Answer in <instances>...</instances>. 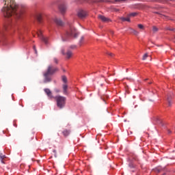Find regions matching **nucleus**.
I'll return each instance as SVG.
<instances>
[{"mask_svg":"<svg viewBox=\"0 0 175 175\" xmlns=\"http://www.w3.org/2000/svg\"><path fill=\"white\" fill-rule=\"evenodd\" d=\"M3 2L2 12L5 18L20 19L22 17L24 10L15 2V0H3Z\"/></svg>","mask_w":175,"mask_h":175,"instance_id":"f257e3e1","label":"nucleus"},{"mask_svg":"<svg viewBox=\"0 0 175 175\" xmlns=\"http://www.w3.org/2000/svg\"><path fill=\"white\" fill-rule=\"evenodd\" d=\"M59 71V68L57 67H55L53 65H49L47 68V70L45 72H44V83H47L52 81V75Z\"/></svg>","mask_w":175,"mask_h":175,"instance_id":"f03ea898","label":"nucleus"},{"mask_svg":"<svg viewBox=\"0 0 175 175\" xmlns=\"http://www.w3.org/2000/svg\"><path fill=\"white\" fill-rule=\"evenodd\" d=\"M77 36H79V33L76 30V28L71 27L66 33L62 36V40L63 42H66L71 38H77Z\"/></svg>","mask_w":175,"mask_h":175,"instance_id":"7ed1b4c3","label":"nucleus"},{"mask_svg":"<svg viewBox=\"0 0 175 175\" xmlns=\"http://www.w3.org/2000/svg\"><path fill=\"white\" fill-rule=\"evenodd\" d=\"M55 99L57 103V106L59 109H63L65 107V105L66 104V97L64 96H55Z\"/></svg>","mask_w":175,"mask_h":175,"instance_id":"20e7f679","label":"nucleus"},{"mask_svg":"<svg viewBox=\"0 0 175 175\" xmlns=\"http://www.w3.org/2000/svg\"><path fill=\"white\" fill-rule=\"evenodd\" d=\"M38 36L42 41L44 42L45 44H48L49 38L42 36V33L41 31L38 32Z\"/></svg>","mask_w":175,"mask_h":175,"instance_id":"39448f33","label":"nucleus"},{"mask_svg":"<svg viewBox=\"0 0 175 175\" xmlns=\"http://www.w3.org/2000/svg\"><path fill=\"white\" fill-rule=\"evenodd\" d=\"M77 16L80 18H84L87 16V12L84 10H79L77 12Z\"/></svg>","mask_w":175,"mask_h":175,"instance_id":"423d86ee","label":"nucleus"},{"mask_svg":"<svg viewBox=\"0 0 175 175\" xmlns=\"http://www.w3.org/2000/svg\"><path fill=\"white\" fill-rule=\"evenodd\" d=\"M98 18L102 21L103 23H110L111 22V20L103 15H98Z\"/></svg>","mask_w":175,"mask_h":175,"instance_id":"0eeeda50","label":"nucleus"},{"mask_svg":"<svg viewBox=\"0 0 175 175\" xmlns=\"http://www.w3.org/2000/svg\"><path fill=\"white\" fill-rule=\"evenodd\" d=\"M53 21H54V23H55L57 26H59V27L64 26V22H62V21L61 18H59L55 17V18H54Z\"/></svg>","mask_w":175,"mask_h":175,"instance_id":"6e6552de","label":"nucleus"},{"mask_svg":"<svg viewBox=\"0 0 175 175\" xmlns=\"http://www.w3.org/2000/svg\"><path fill=\"white\" fill-rule=\"evenodd\" d=\"M127 0H115L116 2H125ZM85 1H90L92 3H101L105 1V0H85Z\"/></svg>","mask_w":175,"mask_h":175,"instance_id":"1a4fd4ad","label":"nucleus"},{"mask_svg":"<svg viewBox=\"0 0 175 175\" xmlns=\"http://www.w3.org/2000/svg\"><path fill=\"white\" fill-rule=\"evenodd\" d=\"M44 92L46 94L48 97H49L50 98H53V93H52L51 90L49 88H45L44 89Z\"/></svg>","mask_w":175,"mask_h":175,"instance_id":"9d476101","label":"nucleus"},{"mask_svg":"<svg viewBox=\"0 0 175 175\" xmlns=\"http://www.w3.org/2000/svg\"><path fill=\"white\" fill-rule=\"evenodd\" d=\"M59 8L62 14H65V12H66V5H65L64 4H61Z\"/></svg>","mask_w":175,"mask_h":175,"instance_id":"9b49d317","label":"nucleus"},{"mask_svg":"<svg viewBox=\"0 0 175 175\" xmlns=\"http://www.w3.org/2000/svg\"><path fill=\"white\" fill-rule=\"evenodd\" d=\"M63 94L64 95H68V84L64 83L62 85Z\"/></svg>","mask_w":175,"mask_h":175,"instance_id":"f8f14e48","label":"nucleus"},{"mask_svg":"<svg viewBox=\"0 0 175 175\" xmlns=\"http://www.w3.org/2000/svg\"><path fill=\"white\" fill-rule=\"evenodd\" d=\"M120 20H121L123 22H129L130 23L131 20H130V17L129 16V15H127V18L125 17H120Z\"/></svg>","mask_w":175,"mask_h":175,"instance_id":"ddd939ff","label":"nucleus"},{"mask_svg":"<svg viewBox=\"0 0 175 175\" xmlns=\"http://www.w3.org/2000/svg\"><path fill=\"white\" fill-rule=\"evenodd\" d=\"M36 19L38 20V21L39 23H41L42 22V15L41 14H37L36 15Z\"/></svg>","mask_w":175,"mask_h":175,"instance_id":"4468645a","label":"nucleus"},{"mask_svg":"<svg viewBox=\"0 0 175 175\" xmlns=\"http://www.w3.org/2000/svg\"><path fill=\"white\" fill-rule=\"evenodd\" d=\"M154 14L160 15L161 18H162L163 19L168 20V16H166L165 15L161 14L158 12H155Z\"/></svg>","mask_w":175,"mask_h":175,"instance_id":"2eb2a0df","label":"nucleus"},{"mask_svg":"<svg viewBox=\"0 0 175 175\" xmlns=\"http://www.w3.org/2000/svg\"><path fill=\"white\" fill-rule=\"evenodd\" d=\"M62 133L64 136L67 137L68 135H69V134H70V130H64V131H62Z\"/></svg>","mask_w":175,"mask_h":175,"instance_id":"dca6fc26","label":"nucleus"},{"mask_svg":"<svg viewBox=\"0 0 175 175\" xmlns=\"http://www.w3.org/2000/svg\"><path fill=\"white\" fill-rule=\"evenodd\" d=\"M137 14H138L137 12H131V13H130L129 14H128V16H129V18H131V17H135V16H137Z\"/></svg>","mask_w":175,"mask_h":175,"instance_id":"f3484780","label":"nucleus"},{"mask_svg":"<svg viewBox=\"0 0 175 175\" xmlns=\"http://www.w3.org/2000/svg\"><path fill=\"white\" fill-rule=\"evenodd\" d=\"M163 169H162L161 167H157L156 169H154L153 171L155 172V173H159L161 172V171H163Z\"/></svg>","mask_w":175,"mask_h":175,"instance_id":"a211bd4d","label":"nucleus"},{"mask_svg":"<svg viewBox=\"0 0 175 175\" xmlns=\"http://www.w3.org/2000/svg\"><path fill=\"white\" fill-rule=\"evenodd\" d=\"M62 80L64 83V84H66L68 83V78H66V76L62 75Z\"/></svg>","mask_w":175,"mask_h":175,"instance_id":"6ab92c4d","label":"nucleus"},{"mask_svg":"<svg viewBox=\"0 0 175 175\" xmlns=\"http://www.w3.org/2000/svg\"><path fill=\"white\" fill-rule=\"evenodd\" d=\"M67 59H70L72 57V51H68L66 53Z\"/></svg>","mask_w":175,"mask_h":175,"instance_id":"aec40b11","label":"nucleus"},{"mask_svg":"<svg viewBox=\"0 0 175 175\" xmlns=\"http://www.w3.org/2000/svg\"><path fill=\"white\" fill-rule=\"evenodd\" d=\"M172 96H167V102H168V106L171 107L172 105Z\"/></svg>","mask_w":175,"mask_h":175,"instance_id":"412c9836","label":"nucleus"},{"mask_svg":"<svg viewBox=\"0 0 175 175\" xmlns=\"http://www.w3.org/2000/svg\"><path fill=\"white\" fill-rule=\"evenodd\" d=\"M12 25H9L8 27L7 25H4L3 27V30L6 31L8 30V29H10Z\"/></svg>","mask_w":175,"mask_h":175,"instance_id":"4be33fe9","label":"nucleus"},{"mask_svg":"<svg viewBox=\"0 0 175 175\" xmlns=\"http://www.w3.org/2000/svg\"><path fill=\"white\" fill-rule=\"evenodd\" d=\"M132 33L135 35V36H137L139 34V32L135 29H132Z\"/></svg>","mask_w":175,"mask_h":175,"instance_id":"5701e85b","label":"nucleus"},{"mask_svg":"<svg viewBox=\"0 0 175 175\" xmlns=\"http://www.w3.org/2000/svg\"><path fill=\"white\" fill-rule=\"evenodd\" d=\"M53 62L55 64H59V59L57 57L53 58Z\"/></svg>","mask_w":175,"mask_h":175,"instance_id":"b1692460","label":"nucleus"},{"mask_svg":"<svg viewBox=\"0 0 175 175\" xmlns=\"http://www.w3.org/2000/svg\"><path fill=\"white\" fill-rule=\"evenodd\" d=\"M166 30L175 31V28H170V27H166Z\"/></svg>","mask_w":175,"mask_h":175,"instance_id":"393cba45","label":"nucleus"},{"mask_svg":"<svg viewBox=\"0 0 175 175\" xmlns=\"http://www.w3.org/2000/svg\"><path fill=\"white\" fill-rule=\"evenodd\" d=\"M148 57V53H145L143 56L142 60H146L147 59V57Z\"/></svg>","mask_w":175,"mask_h":175,"instance_id":"a878e982","label":"nucleus"},{"mask_svg":"<svg viewBox=\"0 0 175 175\" xmlns=\"http://www.w3.org/2000/svg\"><path fill=\"white\" fill-rule=\"evenodd\" d=\"M158 30H159V29H158V28H157V27L153 26L152 31H153L154 33L157 32Z\"/></svg>","mask_w":175,"mask_h":175,"instance_id":"bb28decb","label":"nucleus"},{"mask_svg":"<svg viewBox=\"0 0 175 175\" xmlns=\"http://www.w3.org/2000/svg\"><path fill=\"white\" fill-rule=\"evenodd\" d=\"M83 40H84V36H81V38L79 40L80 44H81L83 43Z\"/></svg>","mask_w":175,"mask_h":175,"instance_id":"cd10ccee","label":"nucleus"},{"mask_svg":"<svg viewBox=\"0 0 175 175\" xmlns=\"http://www.w3.org/2000/svg\"><path fill=\"white\" fill-rule=\"evenodd\" d=\"M138 27H139V29H144V26H143V25H142V24H139V25H138Z\"/></svg>","mask_w":175,"mask_h":175,"instance_id":"c85d7f7f","label":"nucleus"},{"mask_svg":"<svg viewBox=\"0 0 175 175\" xmlns=\"http://www.w3.org/2000/svg\"><path fill=\"white\" fill-rule=\"evenodd\" d=\"M0 158L1 159H4L5 158V155H3V154H0Z\"/></svg>","mask_w":175,"mask_h":175,"instance_id":"c756f323","label":"nucleus"},{"mask_svg":"<svg viewBox=\"0 0 175 175\" xmlns=\"http://www.w3.org/2000/svg\"><path fill=\"white\" fill-rule=\"evenodd\" d=\"M173 1V0H165V1ZM159 3H163V0H159Z\"/></svg>","mask_w":175,"mask_h":175,"instance_id":"7c9ffc66","label":"nucleus"},{"mask_svg":"<svg viewBox=\"0 0 175 175\" xmlns=\"http://www.w3.org/2000/svg\"><path fill=\"white\" fill-rule=\"evenodd\" d=\"M55 92H57V93H59V92H60V90L55 89Z\"/></svg>","mask_w":175,"mask_h":175,"instance_id":"2f4dec72","label":"nucleus"},{"mask_svg":"<svg viewBox=\"0 0 175 175\" xmlns=\"http://www.w3.org/2000/svg\"><path fill=\"white\" fill-rule=\"evenodd\" d=\"M108 98V96L107 95H105V96H102V98L103 99V100L105 101V98Z\"/></svg>","mask_w":175,"mask_h":175,"instance_id":"473e14b6","label":"nucleus"},{"mask_svg":"<svg viewBox=\"0 0 175 175\" xmlns=\"http://www.w3.org/2000/svg\"><path fill=\"white\" fill-rule=\"evenodd\" d=\"M15 25V20L12 21V25Z\"/></svg>","mask_w":175,"mask_h":175,"instance_id":"72a5a7b5","label":"nucleus"},{"mask_svg":"<svg viewBox=\"0 0 175 175\" xmlns=\"http://www.w3.org/2000/svg\"><path fill=\"white\" fill-rule=\"evenodd\" d=\"M62 54L64 55H65V50H62Z\"/></svg>","mask_w":175,"mask_h":175,"instance_id":"f704fd0d","label":"nucleus"},{"mask_svg":"<svg viewBox=\"0 0 175 175\" xmlns=\"http://www.w3.org/2000/svg\"><path fill=\"white\" fill-rule=\"evenodd\" d=\"M33 49L35 50L36 53H37V50L36 49V46H33Z\"/></svg>","mask_w":175,"mask_h":175,"instance_id":"c9c22d12","label":"nucleus"},{"mask_svg":"<svg viewBox=\"0 0 175 175\" xmlns=\"http://www.w3.org/2000/svg\"><path fill=\"white\" fill-rule=\"evenodd\" d=\"M70 48L71 49H75V48H76V46H70Z\"/></svg>","mask_w":175,"mask_h":175,"instance_id":"e433bc0d","label":"nucleus"},{"mask_svg":"<svg viewBox=\"0 0 175 175\" xmlns=\"http://www.w3.org/2000/svg\"><path fill=\"white\" fill-rule=\"evenodd\" d=\"M108 55H109V56H112V55H113V53H109Z\"/></svg>","mask_w":175,"mask_h":175,"instance_id":"4c0bfd02","label":"nucleus"},{"mask_svg":"<svg viewBox=\"0 0 175 175\" xmlns=\"http://www.w3.org/2000/svg\"><path fill=\"white\" fill-rule=\"evenodd\" d=\"M114 11H115V12H118L119 10H118V9H114Z\"/></svg>","mask_w":175,"mask_h":175,"instance_id":"58836bf2","label":"nucleus"},{"mask_svg":"<svg viewBox=\"0 0 175 175\" xmlns=\"http://www.w3.org/2000/svg\"><path fill=\"white\" fill-rule=\"evenodd\" d=\"M1 162L2 163H4L3 159H1Z\"/></svg>","mask_w":175,"mask_h":175,"instance_id":"ea45409f","label":"nucleus"},{"mask_svg":"<svg viewBox=\"0 0 175 175\" xmlns=\"http://www.w3.org/2000/svg\"><path fill=\"white\" fill-rule=\"evenodd\" d=\"M131 167H134L133 165H129Z\"/></svg>","mask_w":175,"mask_h":175,"instance_id":"a19ab883","label":"nucleus"},{"mask_svg":"<svg viewBox=\"0 0 175 175\" xmlns=\"http://www.w3.org/2000/svg\"><path fill=\"white\" fill-rule=\"evenodd\" d=\"M168 133H171V131H170V130H168Z\"/></svg>","mask_w":175,"mask_h":175,"instance_id":"79ce46f5","label":"nucleus"},{"mask_svg":"<svg viewBox=\"0 0 175 175\" xmlns=\"http://www.w3.org/2000/svg\"><path fill=\"white\" fill-rule=\"evenodd\" d=\"M63 71L65 72V69H63Z\"/></svg>","mask_w":175,"mask_h":175,"instance_id":"37998d69","label":"nucleus"}]
</instances>
